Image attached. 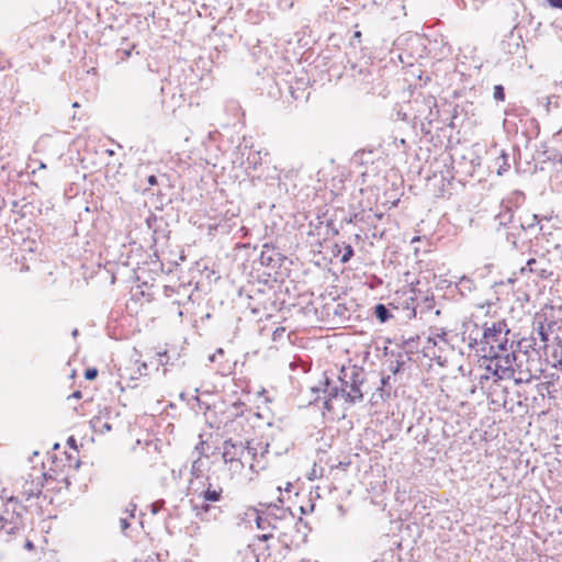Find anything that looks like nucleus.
I'll list each match as a JSON object with an SVG mask.
<instances>
[{
    "label": "nucleus",
    "instance_id": "f257e3e1",
    "mask_svg": "<svg viewBox=\"0 0 562 562\" xmlns=\"http://www.w3.org/2000/svg\"><path fill=\"white\" fill-rule=\"evenodd\" d=\"M508 333L509 329L506 328L505 323H494L491 327L484 328L480 341L483 357L492 358V361L496 360L494 375L498 379H502L507 371H510L516 361L513 342L508 344Z\"/></svg>",
    "mask_w": 562,
    "mask_h": 562
},
{
    "label": "nucleus",
    "instance_id": "f03ea898",
    "mask_svg": "<svg viewBox=\"0 0 562 562\" xmlns=\"http://www.w3.org/2000/svg\"><path fill=\"white\" fill-rule=\"evenodd\" d=\"M206 480V488L199 494V497L203 499V503L201 505L193 506L195 517L199 518L201 521H209L211 519L216 520L218 516L222 514L220 507L211 505L210 503H216L222 499L223 487L218 485H213L211 482H209V477Z\"/></svg>",
    "mask_w": 562,
    "mask_h": 562
},
{
    "label": "nucleus",
    "instance_id": "7ed1b4c3",
    "mask_svg": "<svg viewBox=\"0 0 562 562\" xmlns=\"http://www.w3.org/2000/svg\"><path fill=\"white\" fill-rule=\"evenodd\" d=\"M341 374L342 376L339 378L341 383V396L350 404L361 401L363 395L360 386L364 380L362 370L352 367L348 370L342 369Z\"/></svg>",
    "mask_w": 562,
    "mask_h": 562
},
{
    "label": "nucleus",
    "instance_id": "20e7f679",
    "mask_svg": "<svg viewBox=\"0 0 562 562\" xmlns=\"http://www.w3.org/2000/svg\"><path fill=\"white\" fill-rule=\"evenodd\" d=\"M25 507L14 497H10L0 513V528H3L7 536L14 535L22 525V515Z\"/></svg>",
    "mask_w": 562,
    "mask_h": 562
},
{
    "label": "nucleus",
    "instance_id": "39448f33",
    "mask_svg": "<svg viewBox=\"0 0 562 562\" xmlns=\"http://www.w3.org/2000/svg\"><path fill=\"white\" fill-rule=\"evenodd\" d=\"M257 454V449L251 447L249 442L247 446H244L243 442H233L231 439L225 440L223 445V453L222 458L224 463H228L229 461L238 460V459H248L254 460Z\"/></svg>",
    "mask_w": 562,
    "mask_h": 562
},
{
    "label": "nucleus",
    "instance_id": "423d86ee",
    "mask_svg": "<svg viewBox=\"0 0 562 562\" xmlns=\"http://www.w3.org/2000/svg\"><path fill=\"white\" fill-rule=\"evenodd\" d=\"M520 273L527 276L528 273L535 276L538 279H548L552 271L550 270V263L547 258H530L526 265L520 268Z\"/></svg>",
    "mask_w": 562,
    "mask_h": 562
},
{
    "label": "nucleus",
    "instance_id": "0eeeda50",
    "mask_svg": "<svg viewBox=\"0 0 562 562\" xmlns=\"http://www.w3.org/2000/svg\"><path fill=\"white\" fill-rule=\"evenodd\" d=\"M323 392L327 394L324 401V408L327 411L333 409L331 401L333 398H336L338 395H341V387L331 386L329 385V380L326 378L324 382V389Z\"/></svg>",
    "mask_w": 562,
    "mask_h": 562
},
{
    "label": "nucleus",
    "instance_id": "6e6552de",
    "mask_svg": "<svg viewBox=\"0 0 562 562\" xmlns=\"http://www.w3.org/2000/svg\"><path fill=\"white\" fill-rule=\"evenodd\" d=\"M90 425L95 432L105 434L112 429V425L102 417L97 416L90 420Z\"/></svg>",
    "mask_w": 562,
    "mask_h": 562
},
{
    "label": "nucleus",
    "instance_id": "1a4fd4ad",
    "mask_svg": "<svg viewBox=\"0 0 562 562\" xmlns=\"http://www.w3.org/2000/svg\"><path fill=\"white\" fill-rule=\"evenodd\" d=\"M374 315L381 323H385L392 317L389 308L384 304L375 305Z\"/></svg>",
    "mask_w": 562,
    "mask_h": 562
},
{
    "label": "nucleus",
    "instance_id": "9d476101",
    "mask_svg": "<svg viewBox=\"0 0 562 562\" xmlns=\"http://www.w3.org/2000/svg\"><path fill=\"white\" fill-rule=\"evenodd\" d=\"M245 461H247V459H238V460L229 461L227 463L229 471L232 473H240L245 467Z\"/></svg>",
    "mask_w": 562,
    "mask_h": 562
},
{
    "label": "nucleus",
    "instance_id": "9b49d317",
    "mask_svg": "<svg viewBox=\"0 0 562 562\" xmlns=\"http://www.w3.org/2000/svg\"><path fill=\"white\" fill-rule=\"evenodd\" d=\"M353 248L351 245H345L344 246V249H342V255H341V258H340V261L342 263H347L353 256Z\"/></svg>",
    "mask_w": 562,
    "mask_h": 562
},
{
    "label": "nucleus",
    "instance_id": "f8f14e48",
    "mask_svg": "<svg viewBox=\"0 0 562 562\" xmlns=\"http://www.w3.org/2000/svg\"><path fill=\"white\" fill-rule=\"evenodd\" d=\"M167 311H168V314H169V315L175 314V315H177L179 318H181V317H182V315H183V312H182V310H181L180 303H179V302H176V301H175V302H171V303L169 304V306H168Z\"/></svg>",
    "mask_w": 562,
    "mask_h": 562
},
{
    "label": "nucleus",
    "instance_id": "ddd939ff",
    "mask_svg": "<svg viewBox=\"0 0 562 562\" xmlns=\"http://www.w3.org/2000/svg\"><path fill=\"white\" fill-rule=\"evenodd\" d=\"M493 97L496 101H504L505 100V91L504 87L502 85H496L494 87V93Z\"/></svg>",
    "mask_w": 562,
    "mask_h": 562
},
{
    "label": "nucleus",
    "instance_id": "4468645a",
    "mask_svg": "<svg viewBox=\"0 0 562 562\" xmlns=\"http://www.w3.org/2000/svg\"><path fill=\"white\" fill-rule=\"evenodd\" d=\"M165 502L162 499L156 501L150 505V510L154 515H156L164 506Z\"/></svg>",
    "mask_w": 562,
    "mask_h": 562
},
{
    "label": "nucleus",
    "instance_id": "2eb2a0df",
    "mask_svg": "<svg viewBox=\"0 0 562 562\" xmlns=\"http://www.w3.org/2000/svg\"><path fill=\"white\" fill-rule=\"evenodd\" d=\"M268 520L262 518L261 516L257 515L256 517V525L259 529L265 530L268 526Z\"/></svg>",
    "mask_w": 562,
    "mask_h": 562
},
{
    "label": "nucleus",
    "instance_id": "dca6fc26",
    "mask_svg": "<svg viewBox=\"0 0 562 562\" xmlns=\"http://www.w3.org/2000/svg\"><path fill=\"white\" fill-rule=\"evenodd\" d=\"M98 375V370L94 368L87 369L85 372V378L87 380H93Z\"/></svg>",
    "mask_w": 562,
    "mask_h": 562
},
{
    "label": "nucleus",
    "instance_id": "f3484780",
    "mask_svg": "<svg viewBox=\"0 0 562 562\" xmlns=\"http://www.w3.org/2000/svg\"><path fill=\"white\" fill-rule=\"evenodd\" d=\"M128 518L130 517H121L120 518V528L123 532L126 531V529L130 527V521H128Z\"/></svg>",
    "mask_w": 562,
    "mask_h": 562
},
{
    "label": "nucleus",
    "instance_id": "a211bd4d",
    "mask_svg": "<svg viewBox=\"0 0 562 562\" xmlns=\"http://www.w3.org/2000/svg\"><path fill=\"white\" fill-rule=\"evenodd\" d=\"M158 357H159L158 361H159V363H160L161 366H166V364H168L169 359H168V355H167V352H166V351H165V352H160V353H158Z\"/></svg>",
    "mask_w": 562,
    "mask_h": 562
},
{
    "label": "nucleus",
    "instance_id": "6ab92c4d",
    "mask_svg": "<svg viewBox=\"0 0 562 562\" xmlns=\"http://www.w3.org/2000/svg\"><path fill=\"white\" fill-rule=\"evenodd\" d=\"M538 335L540 336V339L546 342L548 341V334L546 333L543 326H540V329L538 331Z\"/></svg>",
    "mask_w": 562,
    "mask_h": 562
},
{
    "label": "nucleus",
    "instance_id": "aec40b11",
    "mask_svg": "<svg viewBox=\"0 0 562 562\" xmlns=\"http://www.w3.org/2000/svg\"><path fill=\"white\" fill-rule=\"evenodd\" d=\"M553 8L562 9V0H547Z\"/></svg>",
    "mask_w": 562,
    "mask_h": 562
},
{
    "label": "nucleus",
    "instance_id": "412c9836",
    "mask_svg": "<svg viewBox=\"0 0 562 562\" xmlns=\"http://www.w3.org/2000/svg\"><path fill=\"white\" fill-rule=\"evenodd\" d=\"M445 336H446V333L442 330L441 333L436 334V337L429 338L428 340H429V342L432 341L434 345H436L437 344V338L443 340Z\"/></svg>",
    "mask_w": 562,
    "mask_h": 562
},
{
    "label": "nucleus",
    "instance_id": "4be33fe9",
    "mask_svg": "<svg viewBox=\"0 0 562 562\" xmlns=\"http://www.w3.org/2000/svg\"><path fill=\"white\" fill-rule=\"evenodd\" d=\"M135 510H136V505L130 504V506L126 508V513H128V517L133 518Z\"/></svg>",
    "mask_w": 562,
    "mask_h": 562
},
{
    "label": "nucleus",
    "instance_id": "5701e85b",
    "mask_svg": "<svg viewBox=\"0 0 562 562\" xmlns=\"http://www.w3.org/2000/svg\"><path fill=\"white\" fill-rule=\"evenodd\" d=\"M350 465V461H340L337 465H333L331 468H340L346 470Z\"/></svg>",
    "mask_w": 562,
    "mask_h": 562
},
{
    "label": "nucleus",
    "instance_id": "b1692460",
    "mask_svg": "<svg viewBox=\"0 0 562 562\" xmlns=\"http://www.w3.org/2000/svg\"><path fill=\"white\" fill-rule=\"evenodd\" d=\"M487 359L490 360V363L486 366V369L494 373V368H495L496 360L492 361V358H487Z\"/></svg>",
    "mask_w": 562,
    "mask_h": 562
},
{
    "label": "nucleus",
    "instance_id": "393cba45",
    "mask_svg": "<svg viewBox=\"0 0 562 562\" xmlns=\"http://www.w3.org/2000/svg\"><path fill=\"white\" fill-rule=\"evenodd\" d=\"M272 537H273L272 533H263V535L259 536L258 538L261 541H267V540L271 539Z\"/></svg>",
    "mask_w": 562,
    "mask_h": 562
},
{
    "label": "nucleus",
    "instance_id": "a878e982",
    "mask_svg": "<svg viewBox=\"0 0 562 562\" xmlns=\"http://www.w3.org/2000/svg\"><path fill=\"white\" fill-rule=\"evenodd\" d=\"M147 182L150 184V186H155L157 183V178L156 176L151 175L147 178Z\"/></svg>",
    "mask_w": 562,
    "mask_h": 562
},
{
    "label": "nucleus",
    "instance_id": "bb28decb",
    "mask_svg": "<svg viewBox=\"0 0 562 562\" xmlns=\"http://www.w3.org/2000/svg\"><path fill=\"white\" fill-rule=\"evenodd\" d=\"M512 217H513V214L509 210L507 212H505V214L502 215V218L508 220V221H510Z\"/></svg>",
    "mask_w": 562,
    "mask_h": 562
},
{
    "label": "nucleus",
    "instance_id": "cd10ccee",
    "mask_svg": "<svg viewBox=\"0 0 562 562\" xmlns=\"http://www.w3.org/2000/svg\"><path fill=\"white\" fill-rule=\"evenodd\" d=\"M71 396L75 397V398H80L81 397V392L80 391H76V392L72 393Z\"/></svg>",
    "mask_w": 562,
    "mask_h": 562
},
{
    "label": "nucleus",
    "instance_id": "c85d7f7f",
    "mask_svg": "<svg viewBox=\"0 0 562 562\" xmlns=\"http://www.w3.org/2000/svg\"><path fill=\"white\" fill-rule=\"evenodd\" d=\"M555 249L559 251L561 258H562V245H557Z\"/></svg>",
    "mask_w": 562,
    "mask_h": 562
},
{
    "label": "nucleus",
    "instance_id": "c756f323",
    "mask_svg": "<svg viewBox=\"0 0 562 562\" xmlns=\"http://www.w3.org/2000/svg\"><path fill=\"white\" fill-rule=\"evenodd\" d=\"M123 54H124V57L127 58L131 55V50L125 49V50H123Z\"/></svg>",
    "mask_w": 562,
    "mask_h": 562
},
{
    "label": "nucleus",
    "instance_id": "7c9ffc66",
    "mask_svg": "<svg viewBox=\"0 0 562 562\" xmlns=\"http://www.w3.org/2000/svg\"><path fill=\"white\" fill-rule=\"evenodd\" d=\"M216 359V353H213L212 356H210V361L211 362H214Z\"/></svg>",
    "mask_w": 562,
    "mask_h": 562
},
{
    "label": "nucleus",
    "instance_id": "2f4dec72",
    "mask_svg": "<svg viewBox=\"0 0 562 562\" xmlns=\"http://www.w3.org/2000/svg\"><path fill=\"white\" fill-rule=\"evenodd\" d=\"M215 353H216V356H217V355H223V353H224V350H223L222 348H218V349L216 350V352H215Z\"/></svg>",
    "mask_w": 562,
    "mask_h": 562
},
{
    "label": "nucleus",
    "instance_id": "473e14b6",
    "mask_svg": "<svg viewBox=\"0 0 562 562\" xmlns=\"http://www.w3.org/2000/svg\"><path fill=\"white\" fill-rule=\"evenodd\" d=\"M465 282H470V280H469V279H467V278H462V279H461V281H460V283H461V284H463V283H465Z\"/></svg>",
    "mask_w": 562,
    "mask_h": 562
},
{
    "label": "nucleus",
    "instance_id": "72a5a7b5",
    "mask_svg": "<svg viewBox=\"0 0 562 562\" xmlns=\"http://www.w3.org/2000/svg\"><path fill=\"white\" fill-rule=\"evenodd\" d=\"M78 335V329L72 330V336L76 337Z\"/></svg>",
    "mask_w": 562,
    "mask_h": 562
},
{
    "label": "nucleus",
    "instance_id": "f704fd0d",
    "mask_svg": "<svg viewBox=\"0 0 562 562\" xmlns=\"http://www.w3.org/2000/svg\"><path fill=\"white\" fill-rule=\"evenodd\" d=\"M473 344H477V339H476V338H474V339H473V342H470V344H469V345H470V347H472V346H473Z\"/></svg>",
    "mask_w": 562,
    "mask_h": 562
},
{
    "label": "nucleus",
    "instance_id": "c9c22d12",
    "mask_svg": "<svg viewBox=\"0 0 562 562\" xmlns=\"http://www.w3.org/2000/svg\"><path fill=\"white\" fill-rule=\"evenodd\" d=\"M33 547L32 542H26V548L31 549Z\"/></svg>",
    "mask_w": 562,
    "mask_h": 562
},
{
    "label": "nucleus",
    "instance_id": "e433bc0d",
    "mask_svg": "<svg viewBox=\"0 0 562 562\" xmlns=\"http://www.w3.org/2000/svg\"><path fill=\"white\" fill-rule=\"evenodd\" d=\"M72 106H74V108H79L80 105H79V103H78V102H74V103H72Z\"/></svg>",
    "mask_w": 562,
    "mask_h": 562
},
{
    "label": "nucleus",
    "instance_id": "4c0bfd02",
    "mask_svg": "<svg viewBox=\"0 0 562 562\" xmlns=\"http://www.w3.org/2000/svg\"><path fill=\"white\" fill-rule=\"evenodd\" d=\"M361 36V33L360 32H356L355 33V37H360Z\"/></svg>",
    "mask_w": 562,
    "mask_h": 562
},
{
    "label": "nucleus",
    "instance_id": "58836bf2",
    "mask_svg": "<svg viewBox=\"0 0 562 562\" xmlns=\"http://www.w3.org/2000/svg\"><path fill=\"white\" fill-rule=\"evenodd\" d=\"M502 158L506 160V159H507V156H506L505 154H503V155H502Z\"/></svg>",
    "mask_w": 562,
    "mask_h": 562
},
{
    "label": "nucleus",
    "instance_id": "ea45409f",
    "mask_svg": "<svg viewBox=\"0 0 562 562\" xmlns=\"http://www.w3.org/2000/svg\"><path fill=\"white\" fill-rule=\"evenodd\" d=\"M41 168H43V169L46 168V165L42 162Z\"/></svg>",
    "mask_w": 562,
    "mask_h": 562
},
{
    "label": "nucleus",
    "instance_id": "a19ab883",
    "mask_svg": "<svg viewBox=\"0 0 562 562\" xmlns=\"http://www.w3.org/2000/svg\"><path fill=\"white\" fill-rule=\"evenodd\" d=\"M69 441H70V445H74L75 440H74V438H70Z\"/></svg>",
    "mask_w": 562,
    "mask_h": 562
},
{
    "label": "nucleus",
    "instance_id": "79ce46f5",
    "mask_svg": "<svg viewBox=\"0 0 562 562\" xmlns=\"http://www.w3.org/2000/svg\"><path fill=\"white\" fill-rule=\"evenodd\" d=\"M69 441H70V445H74L75 440H74V438H70Z\"/></svg>",
    "mask_w": 562,
    "mask_h": 562
},
{
    "label": "nucleus",
    "instance_id": "37998d69",
    "mask_svg": "<svg viewBox=\"0 0 562 562\" xmlns=\"http://www.w3.org/2000/svg\"><path fill=\"white\" fill-rule=\"evenodd\" d=\"M561 85H562V81H561Z\"/></svg>",
    "mask_w": 562,
    "mask_h": 562
}]
</instances>
